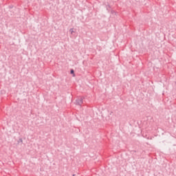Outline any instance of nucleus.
<instances>
[{"instance_id": "f257e3e1", "label": "nucleus", "mask_w": 176, "mask_h": 176, "mask_svg": "<svg viewBox=\"0 0 176 176\" xmlns=\"http://www.w3.org/2000/svg\"><path fill=\"white\" fill-rule=\"evenodd\" d=\"M71 74H74V70H71Z\"/></svg>"}]
</instances>
